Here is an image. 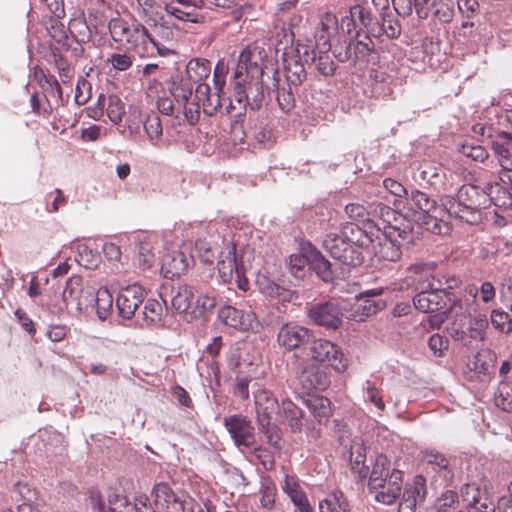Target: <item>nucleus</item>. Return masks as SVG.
Listing matches in <instances>:
<instances>
[{
  "label": "nucleus",
  "mask_w": 512,
  "mask_h": 512,
  "mask_svg": "<svg viewBox=\"0 0 512 512\" xmlns=\"http://www.w3.org/2000/svg\"><path fill=\"white\" fill-rule=\"evenodd\" d=\"M262 290L267 296L280 302H289L293 297L291 290L283 288L274 282L268 283Z\"/></svg>",
  "instance_id": "obj_53"
},
{
  "label": "nucleus",
  "mask_w": 512,
  "mask_h": 512,
  "mask_svg": "<svg viewBox=\"0 0 512 512\" xmlns=\"http://www.w3.org/2000/svg\"><path fill=\"white\" fill-rule=\"evenodd\" d=\"M366 462V446L361 439H354L350 448V463L352 469L356 471L361 477H366L369 473V468L365 465Z\"/></svg>",
  "instance_id": "obj_34"
},
{
  "label": "nucleus",
  "mask_w": 512,
  "mask_h": 512,
  "mask_svg": "<svg viewBox=\"0 0 512 512\" xmlns=\"http://www.w3.org/2000/svg\"><path fill=\"white\" fill-rule=\"evenodd\" d=\"M113 296L107 287H101L95 295L96 312L100 320H106L113 310Z\"/></svg>",
  "instance_id": "obj_40"
},
{
  "label": "nucleus",
  "mask_w": 512,
  "mask_h": 512,
  "mask_svg": "<svg viewBox=\"0 0 512 512\" xmlns=\"http://www.w3.org/2000/svg\"><path fill=\"white\" fill-rule=\"evenodd\" d=\"M281 409L285 419L287 420L291 430L298 432L302 429L303 412L290 400H283Z\"/></svg>",
  "instance_id": "obj_41"
},
{
  "label": "nucleus",
  "mask_w": 512,
  "mask_h": 512,
  "mask_svg": "<svg viewBox=\"0 0 512 512\" xmlns=\"http://www.w3.org/2000/svg\"><path fill=\"white\" fill-rule=\"evenodd\" d=\"M165 308L155 299H148L142 311L143 325L147 327L160 326L163 322Z\"/></svg>",
  "instance_id": "obj_36"
},
{
  "label": "nucleus",
  "mask_w": 512,
  "mask_h": 512,
  "mask_svg": "<svg viewBox=\"0 0 512 512\" xmlns=\"http://www.w3.org/2000/svg\"><path fill=\"white\" fill-rule=\"evenodd\" d=\"M381 29L390 39L397 38L401 32V26L398 20L390 14L382 15Z\"/></svg>",
  "instance_id": "obj_59"
},
{
  "label": "nucleus",
  "mask_w": 512,
  "mask_h": 512,
  "mask_svg": "<svg viewBox=\"0 0 512 512\" xmlns=\"http://www.w3.org/2000/svg\"><path fill=\"white\" fill-rule=\"evenodd\" d=\"M137 260L143 269H149L155 264L156 255L151 242L142 241L139 243Z\"/></svg>",
  "instance_id": "obj_45"
},
{
  "label": "nucleus",
  "mask_w": 512,
  "mask_h": 512,
  "mask_svg": "<svg viewBox=\"0 0 512 512\" xmlns=\"http://www.w3.org/2000/svg\"><path fill=\"white\" fill-rule=\"evenodd\" d=\"M253 348L250 345H235L230 348L227 356L228 366L237 374L249 373L253 366H257L258 357L251 355Z\"/></svg>",
  "instance_id": "obj_23"
},
{
  "label": "nucleus",
  "mask_w": 512,
  "mask_h": 512,
  "mask_svg": "<svg viewBox=\"0 0 512 512\" xmlns=\"http://www.w3.org/2000/svg\"><path fill=\"white\" fill-rule=\"evenodd\" d=\"M108 503V512H144L138 504L129 502L128 499L122 495H109Z\"/></svg>",
  "instance_id": "obj_44"
},
{
  "label": "nucleus",
  "mask_w": 512,
  "mask_h": 512,
  "mask_svg": "<svg viewBox=\"0 0 512 512\" xmlns=\"http://www.w3.org/2000/svg\"><path fill=\"white\" fill-rule=\"evenodd\" d=\"M200 98H175L177 103V114L179 118L182 114L189 124H195L200 117Z\"/></svg>",
  "instance_id": "obj_35"
},
{
  "label": "nucleus",
  "mask_w": 512,
  "mask_h": 512,
  "mask_svg": "<svg viewBox=\"0 0 512 512\" xmlns=\"http://www.w3.org/2000/svg\"><path fill=\"white\" fill-rule=\"evenodd\" d=\"M496 405L503 411L512 412V385L501 383L495 397Z\"/></svg>",
  "instance_id": "obj_49"
},
{
  "label": "nucleus",
  "mask_w": 512,
  "mask_h": 512,
  "mask_svg": "<svg viewBox=\"0 0 512 512\" xmlns=\"http://www.w3.org/2000/svg\"><path fill=\"white\" fill-rule=\"evenodd\" d=\"M426 493L425 478L421 475L416 476L413 484L405 488L398 512H416L417 504L424 501Z\"/></svg>",
  "instance_id": "obj_25"
},
{
  "label": "nucleus",
  "mask_w": 512,
  "mask_h": 512,
  "mask_svg": "<svg viewBox=\"0 0 512 512\" xmlns=\"http://www.w3.org/2000/svg\"><path fill=\"white\" fill-rule=\"evenodd\" d=\"M411 206L419 214L418 220H422L427 230L436 232L439 229V223L443 222L447 214L446 208L439 207L435 200L431 199L426 193L413 190L409 199Z\"/></svg>",
  "instance_id": "obj_9"
},
{
  "label": "nucleus",
  "mask_w": 512,
  "mask_h": 512,
  "mask_svg": "<svg viewBox=\"0 0 512 512\" xmlns=\"http://www.w3.org/2000/svg\"><path fill=\"white\" fill-rule=\"evenodd\" d=\"M144 128L150 139H157L162 135V124L157 115H150L144 123Z\"/></svg>",
  "instance_id": "obj_64"
},
{
  "label": "nucleus",
  "mask_w": 512,
  "mask_h": 512,
  "mask_svg": "<svg viewBox=\"0 0 512 512\" xmlns=\"http://www.w3.org/2000/svg\"><path fill=\"white\" fill-rule=\"evenodd\" d=\"M108 100L107 115L113 123L118 124L125 114V104L121 98H108Z\"/></svg>",
  "instance_id": "obj_58"
},
{
  "label": "nucleus",
  "mask_w": 512,
  "mask_h": 512,
  "mask_svg": "<svg viewBox=\"0 0 512 512\" xmlns=\"http://www.w3.org/2000/svg\"><path fill=\"white\" fill-rule=\"evenodd\" d=\"M260 502L262 507L272 509L275 504L277 489L273 482L266 481L262 484L260 489Z\"/></svg>",
  "instance_id": "obj_54"
},
{
  "label": "nucleus",
  "mask_w": 512,
  "mask_h": 512,
  "mask_svg": "<svg viewBox=\"0 0 512 512\" xmlns=\"http://www.w3.org/2000/svg\"><path fill=\"white\" fill-rule=\"evenodd\" d=\"M224 425L238 447L252 448L255 444L254 427L243 415H231L224 419Z\"/></svg>",
  "instance_id": "obj_15"
},
{
  "label": "nucleus",
  "mask_w": 512,
  "mask_h": 512,
  "mask_svg": "<svg viewBox=\"0 0 512 512\" xmlns=\"http://www.w3.org/2000/svg\"><path fill=\"white\" fill-rule=\"evenodd\" d=\"M364 236H351L350 243L345 250L334 251V258L346 265L357 266L363 262L362 247L364 245Z\"/></svg>",
  "instance_id": "obj_31"
},
{
  "label": "nucleus",
  "mask_w": 512,
  "mask_h": 512,
  "mask_svg": "<svg viewBox=\"0 0 512 512\" xmlns=\"http://www.w3.org/2000/svg\"><path fill=\"white\" fill-rule=\"evenodd\" d=\"M310 355L314 361L327 364L339 373L347 369L348 363L342 350L329 340H313L310 345Z\"/></svg>",
  "instance_id": "obj_11"
},
{
  "label": "nucleus",
  "mask_w": 512,
  "mask_h": 512,
  "mask_svg": "<svg viewBox=\"0 0 512 512\" xmlns=\"http://www.w3.org/2000/svg\"><path fill=\"white\" fill-rule=\"evenodd\" d=\"M248 99L249 98H234L240 105L239 111L248 103ZM199 100L203 112L209 116H212L218 109L222 108H224L227 113L232 112L233 109L236 110L232 102L233 98H200Z\"/></svg>",
  "instance_id": "obj_33"
},
{
  "label": "nucleus",
  "mask_w": 512,
  "mask_h": 512,
  "mask_svg": "<svg viewBox=\"0 0 512 512\" xmlns=\"http://www.w3.org/2000/svg\"><path fill=\"white\" fill-rule=\"evenodd\" d=\"M313 335L312 332L299 325L285 324L277 335L279 345L290 351L310 343Z\"/></svg>",
  "instance_id": "obj_21"
},
{
  "label": "nucleus",
  "mask_w": 512,
  "mask_h": 512,
  "mask_svg": "<svg viewBox=\"0 0 512 512\" xmlns=\"http://www.w3.org/2000/svg\"><path fill=\"white\" fill-rule=\"evenodd\" d=\"M490 318L491 324L499 332L506 334L512 332V318L508 313L498 309H494L491 312Z\"/></svg>",
  "instance_id": "obj_48"
},
{
  "label": "nucleus",
  "mask_w": 512,
  "mask_h": 512,
  "mask_svg": "<svg viewBox=\"0 0 512 512\" xmlns=\"http://www.w3.org/2000/svg\"><path fill=\"white\" fill-rule=\"evenodd\" d=\"M229 64L220 59L213 70V89L206 83L210 77L211 62L203 58H193L186 66V76L173 78L171 96H221L225 93Z\"/></svg>",
  "instance_id": "obj_1"
},
{
  "label": "nucleus",
  "mask_w": 512,
  "mask_h": 512,
  "mask_svg": "<svg viewBox=\"0 0 512 512\" xmlns=\"http://www.w3.org/2000/svg\"><path fill=\"white\" fill-rule=\"evenodd\" d=\"M96 259V254L86 244H79L77 246L76 261L79 265L91 268L95 264Z\"/></svg>",
  "instance_id": "obj_61"
},
{
  "label": "nucleus",
  "mask_w": 512,
  "mask_h": 512,
  "mask_svg": "<svg viewBox=\"0 0 512 512\" xmlns=\"http://www.w3.org/2000/svg\"><path fill=\"white\" fill-rule=\"evenodd\" d=\"M345 213L350 219L364 225V228L362 229L364 231L363 236L368 238L370 241H373V237L375 236L373 228H375L377 233L381 230V227L378 224H374V221L371 218L372 212L362 204L350 203L346 205Z\"/></svg>",
  "instance_id": "obj_29"
},
{
  "label": "nucleus",
  "mask_w": 512,
  "mask_h": 512,
  "mask_svg": "<svg viewBox=\"0 0 512 512\" xmlns=\"http://www.w3.org/2000/svg\"><path fill=\"white\" fill-rule=\"evenodd\" d=\"M372 216H379L384 226H397L393 221H397V213L395 210L383 203H376L370 206Z\"/></svg>",
  "instance_id": "obj_47"
},
{
  "label": "nucleus",
  "mask_w": 512,
  "mask_h": 512,
  "mask_svg": "<svg viewBox=\"0 0 512 512\" xmlns=\"http://www.w3.org/2000/svg\"><path fill=\"white\" fill-rule=\"evenodd\" d=\"M298 381L306 392L312 390H325L329 386V378L317 367H306L298 375Z\"/></svg>",
  "instance_id": "obj_30"
},
{
  "label": "nucleus",
  "mask_w": 512,
  "mask_h": 512,
  "mask_svg": "<svg viewBox=\"0 0 512 512\" xmlns=\"http://www.w3.org/2000/svg\"><path fill=\"white\" fill-rule=\"evenodd\" d=\"M365 397L380 411H384L386 408L385 402L383 401L382 391L376 384L370 380L365 383Z\"/></svg>",
  "instance_id": "obj_51"
},
{
  "label": "nucleus",
  "mask_w": 512,
  "mask_h": 512,
  "mask_svg": "<svg viewBox=\"0 0 512 512\" xmlns=\"http://www.w3.org/2000/svg\"><path fill=\"white\" fill-rule=\"evenodd\" d=\"M309 315L317 325L327 328L337 329L341 324L340 310L331 302L314 305Z\"/></svg>",
  "instance_id": "obj_26"
},
{
  "label": "nucleus",
  "mask_w": 512,
  "mask_h": 512,
  "mask_svg": "<svg viewBox=\"0 0 512 512\" xmlns=\"http://www.w3.org/2000/svg\"><path fill=\"white\" fill-rule=\"evenodd\" d=\"M253 455L259 460L265 470H271L274 466L275 460L273 453L265 447H253Z\"/></svg>",
  "instance_id": "obj_62"
},
{
  "label": "nucleus",
  "mask_w": 512,
  "mask_h": 512,
  "mask_svg": "<svg viewBox=\"0 0 512 512\" xmlns=\"http://www.w3.org/2000/svg\"><path fill=\"white\" fill-rule=\"evenodd\" d=\"M463 502L469 506H475L480 500V490L476 484H465L461 487Z\"/></svg>",
  "instance_id": "obj_63"
},
{
  "label": "nucleus",
  "mask_w": 512,
  "mask_h": 512,
  "mask_svg": "<svg viewBox=\"0 0 512 512\" xmlns=\"http://www.w3.org/2000/svg\"><path fill=\"white\" fill-rule=\"evenodd\" d=\"M491 148L502 168L499 174L501 182L512 186V134L503 132L496 136Z\"/></svg>",
  "instance_id": "obj_13"
},
{
  "label": "nucleus",
  "mask_w": 512,
  "mask_h": 512,
  "mask_svg": "<svg viewBox=\"0 0 512 512\" xmlns=\"http://www.w3.org/2000/svg\"><path fill=\"white\" fill-rule=\"evenodd\" d=\"M477 196L478 191L476 187L463 185L458 190L457 199L446 197L442 205L446 208L448 215L471 223L473 220L464 213H472L473 209L478 206L477 202L474 200Z\"/></svg>",
  "instance_id": "obj_12"
},
{
  "label": "nucleus",
  "mask_w": 512,
  "mask_h": 512,
  "mask_svg": "<svg viewBox=\"0 0 512 512\" xmlns=\"http://www.w3.org/2000/svg\"><path fill=\"white\" fill-rule=\"evenodd\" d=\"M458 506V493L453 490H447L438 498L436 509L444 510L445 512H456Z\"/></svg>",
  "instance_id": "obj_50"
},
{
  "label": "nucleus",
  "mask_w": 512,
  "mask_h": 512,
  "mask_svg": "<svg viewBox=\"0 0 512 512\" xmlns=\"http://www.w3.org/2000/svg\"><path fill=\"white\" fill-rule=\"evenodd\" d=\"M144 298V289L139 284L135 283L121 289L116 298L119 315L124 319H131Z\"/></svg>",
  "instance_id": "obj_16"
},
{
  "label": "nucleus",
  "mask_w": 512,
  "mask_h": 512,
  "mask_svg": "<svg viewBox=\"0 0 512 512\" xmlns=\"http://www.w3.org/2000/svg\"><path fill=\"white\" fill-rule=\"evenodd\" d=\"M216 306V297L213 291L200 293L193 302L191 314L194 317H202L211 312Z\"/></svg>",
  "instance_id": "obj_42"
},
{
  "label": "nucleus",
  "mask_w": 512,
  "mask_h": 512,
  "mask_svg": "<svg viewBox=\"0 0 512 512\" xmlns=\"http://www.w3.org/2000/svg\"><path fill=\"white\" fill-rule=\"evenodd\" d=\"M237 5V0H171L164 2L165 11L178 20L195 22L196 8L217 6L231 8Z\"/></svg>",
  "instance_id": "obj_10"
},
{
  "label": "nucleus",
  "mask_w": 512,
  "mask_h": 512,
  "mask_svg": "<svg viewBox=\"0 0 512 512\" xmlns=\"http://www.w3.org/2000/svg\"><path fill=\"white\" fill-rule=\"evenodd\" d=\"M305 403L319 423L326 422L332 415V403L324 396H311Z\"/></svg>",
  "instance_id": "obj_37"
},
{
  "label": "nucleus",
  "mask_w": 512,
  "mask_h": 512,
  "mask_svg": "<svg viewBox=\"0 0 512 512\" xmlns=\"http://www.w3.org/2000/svg\"><path fill=\"white\" fill-rule=\"evenodd\" d=\"M472 132L479 136L481 141H486L488 144L492 145L493 141L496 140V136H501L504 131L496 130L491 125L476 123L472 126Z\"/></svg>",
  "instance_id": "obj_52"
},
{
  "label": "nucleus",
  "mask_w": 512,
  "mask_h": 512,
  "mask_svg": "<svg viewBox=\"0 0 512 512\" xmlns=\"http://www.w3.org/2000/svg\"><path fill=\"white\" fill-rule=\"evenodd\" d=\"M254 398L259 430L266 436L268 444L277 447L281 437L272 420L279 411L278 400L266 389L257 390Z\"/></svg>",
  "instance_id": "obj_6"
},
{
  "label": "nucleus",
  "mask_w": 512,
  "mask_h": 512,
  "mask_svg": "<svg viewBox=\"0 0 512 512\" xmlns=\"http://www.w3.org/2000/svg\"><path fill=\"white\" fill-rule=\"evenodd\" d=\"M403 485V472L398 469H393L389 475V479L380 486V489L376 495L375 500L377 502L391 505L399 497Z\"/></svg>",
  "instance_id": "obj_28"
},
{
  "label": "nucleus",
  "mask_w": 512,
  "mask_h": 512,
  "mask_svg": "<svg viewBox=\"0 0 512 512\" xmlns=\"http://www.w3.org/2000/svg\"><path fill=\"white\" fill-rule=\"evenodd\" d=\"M383 308L382 301H375L367 296H358L346 311V317L356 322L365 321L366 318L376 314Z\"/></svg>",
  "instance_id": "obj_27"
},
{
  "label": "nucleus",
  "mask_w": 512,
  "mask_h": 512,
  "mask_svg": "<svg viewBox=\"0 0 512 512\" xmlns=\"http://www.w3.org/2000/svg\"><path fill=\"white\" fill-rule=\"evenodd\" d=\"M320 512H351L350 505L343 492L335 491L319 503Z\"/></svg>",
  "instance_id": "obj_39"
},
{
  "label": "nucleus",
  "mask_w": 512,
  "mask_h": 512,
  "mask_svg": "<svg viewBox=\"0 0 512 512\" xmlns=\"http://www.w3.org/2000/svg\"><path fill=\"white\" fill-rule=\"evenodd\" d=\"M218 317L225 325L243 331L251 330L257 325L254 312L239 310L232 306L222 307Z\"/></svg>",
  "instance_id": "obj_22"
},
{
  "label": "nucleus",
  "mask_w": 512,
  "mask_h": 512,
  "mask_svg": "<svg viewBox=\"0 0 512 512\" xmlns=\"http://www.w3.org/2000/svg\"><path fill=\"white\" fill-rule=\"evenodd\" d=\"M364 231L357 225L346 223L340 234L328 233L323 241L324 249L334 258V251L345 250L351 236H363Z\"/></svg>",
  "instance_id": "obj_24"
},
{
  "label": "nucleus",
  "mask_w": 512,
  "mask_h": 512,
  "mask_svg": "<svg viewBox=\"0 0 512 512\" xmlns=\"http://www.w3.org/2000/svg\"><path fill=\"white\" fill-rule=\"evenodd\" d=\"M195 251L204 263H213L215 253L211 247V243L205 237H199L195 241Z\"/></svg>",
  "instance_id": "obj_57"
},
{
  "label": "nucleus",
  "mask_w": 512,
  "mask_h": 512,
  "mask_svg": "<svg viewBox=\"0 0 512 512\" xmlns=\"http://www.w3.org/2000/svg\"><path fill=\"white\" fill-rule=\"evenodd\" d=\"M289 266L296 278H302L305 275V269L310 268L311 262L305 255L296 254L290 256Z\"/></svg>",
  "instance_id": "obj_55"
},
{
  "label": "nucleus",
  "mask_w": 512,
  "mask_h": 512,
  "mask_svg": "<svg viewBox=\"0 0 512 512\" xmlns=\"http://www.w3.org/2000/svg\"><path fill=\"white\" fill-rule=\"evenodd\" d=\"M107 63L116 71H127L133 64V57L128 53H112Z\"/></svg>",
  "instance_id": "obj_56"
},
{
  "label": "nucleus",
  "mask_w": 512,
  "mask_h": 512,
  "mask_svg": "<svg viewBox=\"0 0 512 512\" xmlns=\"http://www.w3.org/2000/svg\"><path fill=\"white\" fill-rule=\"evenodd\" d=\"M433 15L442 23H449L452 21L455 14V1L454 0H433L432 1Z\"/></svg>",
  "instance_id": "obj_43"
},
{
  "label": "nucleus",
  "mask_w": 512,
  "mask_h": 512,
  "mask_svg": "<svg viewBox=\"0 0 512 512\" xmlns=\"http://www.w3.org/2000/svg\"><path fill=\"white\" fill-rule=\"evenodd\" d=\"M145 30L147 31L146 49L148 44L157 45V42H170L174 39V31L171 25L158 15H148L143 19Z\"/></svg>",
  "instance_id": "obj_20"
},
{
  "label": "nucleus",
  "mask_w": 512,
  "mask_h": 512,
  "mask_svg": "<svg viewBox=\"0 0 512 512\" xmlns=\"http://www.w3.org/2000/svg\"><path fill=\"white\" fill-rule=\"evenodd\" d=\"M218 271L225 283H231L235 278L237 286L242 291H247L249 282L245 278V268L242 260L237 255L236 244L227 243L219 255Z\"/></svg>",
  "instance_id": "obj_7"
},
{
  "label": "nucleus",
  "mask_w": 512,
  "mask_h": 512,
  "mask_svg": "<svg viewBox=\"0 0 512 512\" xmlns=\"http://www.w3.org/2000/svg\"><path fill=\"white\" fill-rule=\"evenodd\" d=\"M281 489L283 490L284 493L287 494L290 500H294L306 494L305 491H303V489L301 488L298 480L293 476L285 477L284 481L281 484Z\"/></svg>",
  "instance_id": "obj_60"
},
{
  "label": "nucleus",
  "mask_w": 512,
  "mask_h": 512,
  "mask_svg": "<svg viewBox=\"0 0 512 512\" xmlns=\"http://www.w3.org/2000/svg\"><path fill=\"white\" fill-rule=\"evenodd\" d=\"M390 460L384 454H378L369 474V489H378L389 479Z\"/></svg>",
  "instance_id": "obj_32"
},
{
  "label": "nucleus",
  "mask_w": 512,
  "mask_h": 512,
  "mask_svg": "<svg viewBox=\"0 0 512 512\" xmlns=\"http://www.w3.org/2000/svg\"><path fill=\"white\" fill-rule=\"evenodd\" d=\"M194 291L193 287L187 284L177 288L172 296L171 304L178 313H186L193 308Z\"/></svg>",
  "instance_id": "obj_38"
},
{
  "label": "nucleus",
  "mask_w": 512,
  "mask_h": 512,
  "mask_svg": "<svg viewBox=\"0 0 512 512\" xmlns=\"http://www.w3.org/2000/svg\"><path fill=\"white\" fill-rule=\"evenodd\" d=\"M413 304L417 310L423 313H432L442 309L445 306V290L439 283H429L425 290L416 294L413 298Z\"/></svg>",
  "instance_id": "obj_17"
},
{
  "label": "nucleus",
  "mask_w": 512,
  "mask_h": 512,
  "mask_svg": "<svg viewBox=\"0 0 512 512\" xmlns=\"http://www.w3.org/2000/svg\"><path fill=\"white\" fill-rule=\"evenodd\" d=\"M352 20L358 28L356 37L348 42L344 41L334 47L333 55L341 63L349 62L356 70H363L368 65H375L379 56L375 50L374 41L367 35L359 33L372 22L371 13L362 5H354L348 10Z\"/></svg>",
  "instance_id": "obj_2"
},
{
  "label": "nucleus",
  "mask_w": 512,
  "mask_h": 512,
  "mask_svg": "<svg viewBox=\"0 0 512 512\" xmlns=\"http://www.w3.org/2000/svg\"><path fill=\"white\" fill-rule=\"evenodd\" d=\"M383 234L385 238L379 242V247L375 252L379 261L397 262L401 259L402 249L401 241H408L412 229L409 224L401 226H384Z\"/></svg>",
  "instance_id": "obj_8"
},
{
  "label": "nucleus",
  "mask_w": 512,
  "mask_h": 512,
  "mask_svg": "<svg viewBox=\"0 0 512 512\" xmlns=\"http://www.w3.org/2000/svg\"><path fill=\"white\" fill-rule=\"evenodd\" d=\"M110 35L114 42L126 48L128 52H134L143 57L147 52V31L143 21L133 19L127 22L121 18H112L108 24Z\"/></svg>",
  "instance_id": "obj_5"
},
{
  "label": "nucleus",
  "mask_w": 512,
  "mask_h": 512,
  "mask_svg": "<svg viewBox=\"0 0 512 512\" xmlns=\"http://www.w3.org/2000/svg\"><path fill=\"white\" fill-rule=\"evenodd\" d=\"M331 44L324 41L322 48L298 43L295 48H285L282 53V65L286 78L293 84L301 83L305 78V66L314 67L323 76H332L336 71L329 50Z\"/></svg>",
  "instance_id": "obj_4"
},
{
  "label": "nucleus",
  "mask_w": 512,
  "mask_h": 512,
  "mask_svg": "<svg viewBox=\"0 0 512 512\" xmlns=\"http://www.w3.org/2000/svg\"><path fill=\"white\" fill-rule=\"evenodd\" d=\"M267 58V52L262 47L244 48L238 55L228 91L236 96H265L262 76L267 67Z\"/></svg>",
  "instance_id": "obj_3"
},
{
  "label": "nucleus",
  "mask_w": 512,
  "mask_h": 512,
  "mask_svg": "<svg viewBox=\"0 0 512 512\" xmlns=\"http://www.w3.org/2000/svg\"><path fill=\"white\" fill-rule=\"evenodd\" d=\"M153 502L158 512H184L183 501L173 489L164 482L154 485L152 489Z\"/></svg>",
  "instance_id": "obj_18"
},
{
  "label": "nucleus",
  "mask_w": 512,
  "mask_h": 512,
  "mask_svg": "<svg viewBox=\"0 0 512 512\" xmlns=\"http://www.w3.org/2000/svg\"><path fill=\"white\" fill-rule=\"evenodd\" d=\"M422 462L427 473L433 477H439L442 482L448 483L453 477V469L450 460L442 453L435 450H426L422 455Z\"/></svg>",
  "instance_id": "obj_19"
},
{
  "label": "nucleus",
  "mask_w": 512,
  "mask_h": 512,
  "mask_svg": "<svg viewBox=\"0 0 512 512\" xmlns=\"http://www.w3.org/2000/svg\"><path fill=\"white\" fill-rule=\"evenodd\" d=\"M91 297L92 293L85 288L80 276L74 275L68 278L62 292V300L66 309L80 312L84 305L91 302Z\"/></svg>",
  "instance_id": "obj_14"
},
{
  "label": "nucleus",
  "mask_w": 512,
  "mask_h": 512,
  "mask_svg": "<svg viewBox=\"0 0 512 512\" xmlns=\"http://www.w3.org/2000/svg\"><path fill=\"white\" fill-rule=\"evenodd\" d=\"M310 268L315 271V273L321 278L324 282H330L333 280V271L331 269V263L324 258V256L317 254L311 261Z\"/></svg>",
  "instance_id": "obj_46"
}]
</instances>
